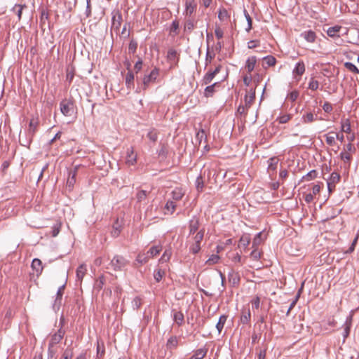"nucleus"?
Instances as JSON below:
<instances>
[{
    "mask_svg": "<svg viewBox=\"0 0 359 359\" xmlns=\"http://www.w3.org/2000/svg\"><path fill=\"white\" fill-rule=\"evenodd\" d=\"M65 334V331L60 329L57 332L51 336L50 340L48 344V359H56L55 355L57 350L55 346L60 342Z\"/></svg>",
    "mask_w": 359,
    "mask_h": 359,
    "instance_id": "nucleus-1",
    "label": "nucleus"
},
{
    "mask_svg": "<svg viewBox=\"0 0 359 359\" xmlns=\"http://www.w3.org/2000/svg\"><path fill=\"white\" fill-rule=\"evenodd\" d=\"M39 125V120L38 117H33L30 119L29 127L27 131V144L29 145L32 142L33 137L38 130Z\"/></svg>",
    "mask_w": 359,
    "mask_h": 359,
    "instance_id": "nucleus-2",
    "label": "nucleus"
},
{
    "mask_svg": "<svg viewBox=\"0 0 359 359\" xmlns=\"http://www.w3.org/2000/svg\"><path fill=\"white\" fill-rule=\"evenodd\" d=\"M159 75V70L158 68H154L149 74H145L142 79V87L145 90L151 83H154Z\"/></svg>",
    "mask_w": 359,
    "mask_h": 359,
    "instance_id": "nucleus-3",
    "label": "nucleus"
},
{
    "mask_svg": "<svg viewBox=\"0 0 359 359\" xmlns=\"http://www.w3.org/2000/svg\"><path fill=\"white\" fill-rule=\"evenodd\" d=\"M129 262L121 255H116L111 259L110 265L114 271H121L128 264Z\"/></svg>",
    "mask_w": 359,
    "mask_h": 359,
    "instance_id": "nucleus-4",
    "label": "nucleus"
},
{
    "mask_svg": "<svg viewBox=\"0 0 359 359\" xmlns=\"http://www.w3.org/2000/svg\"><path fill=\"white\" fill-rule=\"evenodd\" d=\"M60 111L63 115L71 116L74 111V103L72 100H64L60 102Z\"/></svg>",
    "mask_w": 359,
    "mask_h": 359,
    "instance_id": "nucleus-5",
    "label": "nucleus"
},
{
    "mask_svg": "<svg viewBox=\"0 0 359 359\" xmlns=\"http://www.w3.org/2000/svg\"><path fill=\"white\" fill-rule=\"evenodd\" d=\"M340 179H341V176H340L339 173H338L337 172H333L331 174L330 177L327 180V189H328L329 193H332L334 191L335 186L337 183L339 182Z\"/></svg>",
    "mask_w": 359,
    "mask_h": 359,
    "instance_id": "nucleus-6",
    "label": "nucleus"
},
{
    "mask_svg": "<svg viewBox=\"0 0 359 359\" xmlns=\"http://www.w3.org/2000/svg\"><path fill=\"white\" fill-rule=\"evenodd\" d=\"M185 11L187 16H191L196 10L197 3L196 0H184Z\"/></svg>",
    "mask_w": 359,
    "mask_h": 359,
    "instance_id": "nucleus-7",
    "label": "nucleus"
},
{
    "mask_svg": "<svg viewBox=\"0 0 359 359\" xmlns=\"http://www.w3.org/2000/svg\"><path fill=\"white\" fill-rule=\"evenodd\" d=\"M111 21V29H114L116 32L118 31L121 27L122 22L121 14L118 11L114 13L113 14Z\"/></svg>",
    "mask_w": 359,
    "mask_h": 359,
    "instance_id": "nucleus-8",
    "label": "nucleus"
},
{
    "mask_svg": "<svg viewBox=\"0 0 359 359\" xmlns=\"http://www.w3.org/2000/svg\"><path fill=\"white\" fill-rule=\"evenodd\" d=\"M228 279L230 285L232 287H237L240 283V276L238 272L234 270H231L228 274Z\"/></svg>",
    "mask_w": 359,
    "mask_h": 359,
    "instance_id": "nucleus-9",
    "label": "nucleus"
},
{
    "mask_svg": "<svg viewBox=\"0 0 359 359\" xmlns=\"http://www.w3.org/2000/svg\"><path fill=\"white\" fill-rule=\"evenodd\" d=\"M278 162L279 159L276 156L271 157L268 160L267 171L270 175L276 172Z\"/></svg>",
    "mask_w": 359,
    "mask_h": 359,
    "instance_id": "nucleus-10",
    "label": "nucleus"
},
{
    "mask_svg": "<svg viewBox=\"0 0 359 359\" xmlns=\"http://www.w3.org/2000/svg\"><path fill=\"white\" fill-rule=\"evenodd\" d=\"M137 162V155L134 154L133 147L127 150L126 163L129 165H133Z\"/></svg>",
    "mask_w": 359,
    "mask_h": 359,
    "instance_id": "nucleus-11",
    "label": "nucleus"
},
{
    "mask_svg": "<svg viewBox=\"0 0 359 359\" xmlns=\"http://www.w3.org/2000/svg\"><path fill=\"white\" fill-rule=\"evenodd\" d=\"M251 313L250 309H243L241 311V315L240 318V322L242 324H248L250 321Z\"/></svg>",
    "mask_w": 359,
    "mask_h": 359,
    "instance_id": "nucleus-12",
    "label": "nucleus"
},
{
    "mask_svg": "<svg viewBox=\"0 0 359 359\" xmlns=\"http://www.w3.org/2000/svg\"><path fill=\"white\" fill-rule=\"evenodd\" d=\"M86 265L85 264H81V265H79L76 269V280L81 283L83 277L86 274Z\"/></svg>",
    "mask_w": 359,
    "mask_h": 359,
    "instance_id": "nucleus-13",
    "label": "nucleus"
},
{
    "mask_svg": "<svg viewBox=\"0 0 359 359\" xmlns=\"http://www.w3.org/2000/svg\"><path fill=\"white\" fill-rule=\"evenodd\" d=\"M255 99V90L251 88L248 94L245 96V106L250 107L251 104L254 102Z\"/></svg>",
    "mask_w": 359,
    "mask_h": 359,
    "instance_id": "nucleus-14",
    "label": "nucleus"
},
{
    "mask_svg": "<svg viewBox=\"0 0 359 359\" xmlns=\"http://www.w3.org/2000/svg\"><path fill=\"white\" fill-rule=\"evenodd\" d=\"M341 29V27L339 25H336L334 27H329L327 30V34L332 38H339V32Z\"/></svg>",
    "mask_w": 359,
    "mask_h": 359,
    "instance_id": "nucleus-15",
    "label": "nucleus"
},
{
    "mask_svg": "<svg viewBox=\"0 0 359 359\" xmlns=\"http://www.w3.org/2000/svg\"><path fill=\"white\" fill-rule=\"evenodd\" d=\"M301 36L308 42L313 43L316 39V33L312 30L305 31Z\"/></svg>",
    "mask_w": 359,
    "mask_h": 359,
    "instance_id": "nucleus-16",
    "label": "nucleus"
},
{
    "mask_svg": "<svg viewBox=\"0 0 359 359\" xmlns=\"http://www.w3.org/2000/svg\"><path fill=\"white\" fill-rule=\"evenodd\" d=\"M219 86V83L216 82L212 85L208 86L204 90V96L206 97H212L215 93V88Z\"/></svg>",
    "mask_w": 359,
    "mask_h": 359,
    "instance_id": "nucleus-17",
    "label": "nucleus"
},
{
    "mask_svg": "<svg viewBox=\"0 0 359 359\" xmlns=\"http://www.w3.org/2000/svg\"><path fill=\"white\" fill-rule=\"evenodd\" d=\"M171 195L173 201H178L183 198L184 192L183 191L182 189L177 187L172 191Z\"/></svg>",
    "mask_w": 359,
    "mask_h": 359,
    "instance_id": "nucleus-18",
    "label": "nucleus"
},
{
    "mask_svg": "<svg viewBox=\"0 0 359 359\" xmlns=\"http://www.w3.org/2000/svg\"><path fill=\"white\" fill-rule=\"evenodd\" d=\"M208 348H201L197 349L190 359H203L207 354Z\"/></svg>",
    "mask_w": 359,
    "mask_h": 359,
    "instance_id": "nucleus-19",
    "label": "nucleus"
},
{
    "mask_svg": "<svg viewBox=\"0 0 359 359\" xmlns=\"http://www.w3.org/2000/svg\"><path fill=\"white\" fill-rule=\"evenodd\" d=\"M216 74L212 71L209 70L203 76L202 79L203 85H208L210 84L213 79L215 77Z\"/></svg>",
    "mask_w": 359,
    "mask_h": 359,
    "instance_id": "nucleus-20",
    "label": "nucleus"
},
{
    "mask_svg": "<svg viewBox=\"0 0 359 359\" xmlns=\"http://www.w3.org/2000/svg\"><path fill=\"white\" fill-rule=\"evenodd\" d=\"M32 268L36 272L37 275L40 274L43 270L41 261L39 259H34L32 262Z\"/></svg>",
    "mask_w": 359,
    "mask_h": 359,
    "instance_id": "nucleus-21",
    "label": "nucleus"
},
{
    "mask_svg": "<svg viewBox=\"0 0 359 359\" xmlns=\"http://www.w3.org/2000/svg\"><path fill=\"white\" fill-rule=\"evenodd\" d=\"M351 322H352V316H349L346 318V320L343 325V327H344V338H346L349 335L350 329L351 327Z\"/></svg>",
    "mask_w": 359,
    "mask_h": 359,
    "instance_id": "nucleus-22",
    "label": "nucleus"
},
{
    "mask_svg": "<svg viewBox=\"0 0 359 359\" xmlns=\"http://www.w3.org/2000/svg\"><path fill=\"white\" fill-rule=\"evenodd\" d=\"M173 320L178 326L182 325L184 323V314L181 311H174Z\"/></svg>",
    "mask_w": 359,
    "mask_h": 359,
    "instance_id": "nucleus-23",
    "label": "nucleus"
},
{
    "mask_svg": "<svg viewBox=\"0 0 359 359\" xmlns=\"http://www.w3.org/2000/svg\"><path fill=\"white\" fill-rule=\"evenodd\" d=\"M305 72V65L303 62H299L297 63L294 70L293 74L294 75H297L301 76Z\"/></svg>",
    "mask_w": 359,
    "mask_h": 359,
    "instance_id": "nucleus-24",
    "label": "nucleus"
},
{
    "mask_svg": "<svg viewBox=\"0 0 359 359\" xmlns=\"http://www.w3.org/2000/svg\"><path fill=\"white\" fill-rule=\"evenodd\" d=\"M263 60H264L263 67L264 68H266L269 67H272V66L275 65V64L276 62V58L272 55H268L266 57H264L263 58Z\"/></svg>",
    "mask_w": 359,
    "mask_h": 359,
    "instance_id": "nucleus-25",
    "label": "nucleus"
},
{
    "mask_svg": "<svg viewBox=\"0 0 359 359\" xmlns=\"http://www.w3.org/2000/svg\"><path fill=\"white\" fill-rule=\"evenodd\" d=\"M199 228V220L197 218H193L189 222V232L194 233Z\"/></svg>",
    "mask_w": 359,
    "mask_h": 359,
    "instance_id": "nucleus-26",
    "label": "nucleus"
},
{
    "mask_svg": "<svg viewBox=\"0 0 359 359\" xmlns=\"http://www.w3.org/2000/svg\"><path fill=\"white\" fill-rule=\"evenodd\" d=\"M178 345V339L175 336L170 337L166 344V346L168 349L176 348Z\"/></svg>",
    "mask_w": 359,
    "mask_h": 359,
    "instance_id": "nucleus-27",
    "label": "nucleus"
},
{
    "mask_svg": "<svg viewBox=\"0 0 359 359\" xmlns=\"http://www.w3.org/2000/svg\"><path fill=\"white\" fill-rule=\"evenodd\" d=\"M25 8H27L26 5L15 4L12 9V11L18 16L19 20L21 19L22 10Z\"/></svg>",
    "mask_w": 359,
    "mask_h": 359,
    "instance_id": "nucleus-28",
    "label": "nucleus"
},
{
    "mask_svg": "<svg viewBox=\"0 0 359 359\" xmlns=\"http://www.w3.org/2000/svg\"><path fill=\"white\" fill-rule=\"evenodd\" d=\"M256 62L257 59L255 56L250 57L247 60L245 67L248 72H251L254 69Z\"/></svg>",
    "mask_w": 359,
    "mask_h": 359,
    "instance_id": "nucleus-29",
    "label": "nucleus"
},
{
    "mask_svg": "<svg viewBox=\"0 0 359 359\" xmlns=\"http://www.w3.org/2000/svg\"><path fill=\"white\" fill-rule=\"evenodd\" d=\"M335 136L336 133L334 132H330L327 134L325 135V142L330 146H333L335 144Z\"/></svg>",
    "mask_w": 359,
    "mask_h": 359,
    "instance_id": "nucleus-30",
    "label": "nucleus"
},
{
    "mask_svg": "<svg viewBox=\"0 0 359 359\" xmlns=\"http://www.w3.org/2000/svg\"><path fill=\"white\" fill-rule=\"evenodd\" d=\"M341 130L346 133H350L351 131L350 121L348 118L341 120Z\"/></svg>",
    "mask_w": 359,
    "mask_h": 359,
    "instance_id": "nucleus-31",
    "label": "nucleus"
},
{
    "mask_svg": "<svg viewBox=\"0 0 359 359\" xmlns=\"http://www.w3.org/2000/svg\"><path fill=\"white\" fill-rule=\"evenodd\" d=\"M226 319L227 316L225 315H222L219 317V320L216 325V328L218 330L219 333H220L223 330Z\"/></svg>",
    "mask_w": 359,
    "mask_h": 359,
    "instance_id": "nucleus-32",
    "label": "nucleus"
},
{
    "mask_svg": "<svg viewBox=\"0 0 359 359\" xmlns=\"http://www.w3.org/2000/svg\"><path fill=\"white\" fill-rule=\"evenodd\" d=\"M218 18L221 21H226L229 20L230 15L226 8H220L218 12Z\"/></svg>",
    "mask_w": 359,
    "mask_h": 359,
    "instance_id": "nucleus-33",
    "label": "nucleus"
},
{
    "mask_svg": "<svg viewBox=\"0 0 359 359\" xmlns=\"http://www.w3.org/2000/svg\"><path fill=\"white\" fill-rule=\"evenodd\" d=\"M134 74L132 71L129 70L126 76V84L128 88H130L133 86Z\"/></svg>",
    "mask_w": 359,
    "mask_h": 359,
    "instance_id": "nucleus-34",
    "label": "nucleus"
},
{
    "mask_svg": "<svg viewBox=\"0 0 359 359\" xmlns=\"http://www.w3.org/2000/svg\"><path fill=\"white\" fill-rule=\"evenodd\" d=\"M73 349L72 348H67L62 353L60 359H72Z\"/></svg>",
    "mask_w": 359,
    "mask_h": 359,
    "instance_id": "nucleus-35",
    "label": "nucleus"
},
{
    "mask_svg": "<svg viewBox=\"0 0 359 359\" xmlns=\"http://www.w3.org/2000/svg\"><path fill=\"white\" fill-rule=\"evenodd\" d=\"M150 259L149 254H139L137 257V262H138L140 264H145L147 263L149 259Z\"/></svg>",
    "mask_w": 359,
    "mask_h": 359,
    "instance_id": "nucleus-36",
    "label": "nucleus"
},
{
    "mask_svg": "<svg viewBox=\"0 0 359 359\" xmlns=\"http://www.w3.org/2000/svg\"><path fill=\"white\" fill-rule=\"evenodd\" d=\"M250 242V238L248 235H244L241 236L239 240V246H243V248H246Z\"/></svg>",
    "mask_w": 359,
    "mask_h": 359,
    "instance_id": "nucleus-37",
    "label": "nucleus"
},
{
    "mask_svg": "<svg viewBox=\"0 0 359 359\" xmlns=\"http://www.w3.org/2000/svg\"><path fill=\"white\" fill-rule=\"evenodd\" d=\"M161 250V247H160V246H153L147 252V254H149L150 258H151V257L156 256V255L159 254Z\"/></svg>",
    "mask_w": 359,
    "mask_h": 359,
    "instance_id": "nucleus-38",
    "label": "nucleus"
},
{
    "mask_svg": "<svg viewBox=\"0 0 359 359\" xmlns=\"http://www.w3.org/2000/svg\"><path fill=\"white\" fill-rule=\"evenodd\" d=\"M64 288H65L64 285L59 287V289L57 292V297H56V299L55 301L54 306H56L57 304H58V305L60 304V302H61L62 297L63 294Z\"/></svg>",
    "mask_w": 359,
    "mask_h": 359,
    "instance_id": "nucleus-39",
    "label": "nucleus"
},
{
    "mask_svg": "<svg viewBox=\"0 0 359 359\" xmlns=\"http://www.w3.org/2000/svg\"><path fill=\"white\" fill-rule=\"evenodd\" d=\"M194 27H195V24H194V22L193 20L188 19L186 20L185 25H184V30L186 32H191L194 29Z\"/></svg>",
    "mask_w": 359,
    "mask_h": 359,
    "instance_id": "nucleus-40",
    "label": "nucleus"
},
{
    "mask_svg": "<svg viewBox=\"0 0 359 359\" xmlns=\"http://www.w3.org/2000/svg\"><path fill=\"white\" fill-rule=\"evenodd\" d=\"M148 193L147 191L140 190L137 192L136 197L138 202H142L146 200Z\"/></svg>",
    "mask_w": 359,
    "mask_h": 359,
    "instance_id": "nucleus-41",
    "label": "nucleus"
},
{
    "mask_svg": "<svg viewBox=\"0 0 359 359\" xmlns=\"http://www.w3.org/2000/svg\"><path fill=\"white\" fill-rule=\"evenodd\" d=\"M302 120L305 123H311L315 120V117L313 113L309 112L302 116Z\"/></svg>",
    "mask_w": 359,
    "mask_h": 359,
    "instance_id": "nucleus-42",
    "label": "nucleus"
},
{
    "mask_svg": "<svg viewBox=\"0 0 359 359\" xmlns=\"http://www.w3.org/2000/svg\"><path fill=\"white\" fill-rule=\"evenodd\" d=\"M204 187V182L202 176L199 175L196 180V187L198 191H202Z\"/></svg>",
    "mask_w": 359,
    "mask_h": 359,
    "instance_id": "nucleus-43",
    "label": "nucleus"
},
{
    "mask_svg": "<svg viewBox=\"0 0 359 359\" xmlns=\"http://www.w3.org/2000/svg\"><path fill=\"white\" fill-rule=\"evenodd\" d=\"M206 134L203 129L200 130L196 135V140L198 141L199 144L201 143L203 140H206Z\"/></svg>",
    "mask_w": 359,
    "mask_h": 359,
    "instance_id": "nucleus-44",
    "label": "nucleus"
},
{
    "mask_svg": "<svg viewBox=\"0 0 359 359\" xmlns=\"http://www.w3.org/2000/svg\"><path fill=\"white\" fill-rule=\"evenodd\" d=\"M142 305V299L139 297H136L132 301V307L134 310L138 309Z\"/></svg>",
    "mask_w": 359,
    "mask_h": 359,
    "instance_id": "nucleus-45",
    "label": "nucleus"
},
{
    "mask_svg": "<svg viewBox=\"0 0 359 359\" xmlns=\"http://www.w3.org/2000/svg\"><path fill=\"white\" fill-rule=\"evenodd\" d=\"M244 15L248 22V27L245 29V30L248 32H249L252 29V20L250 15H249L246 10H244Z\"/></svg>",
    "mask_w": 359,
    "mask_h": 359,
    "instance_id": "nucleus-46",
    "label": "nucleus"
},
{
    "mask_svg": "<svg viewBox=\"0 0 359 359\" xmlns=\"http://www.w3.org/2000/svg\"><path fill=\"white\" fill-rule=\"evenodd\" d=\"M292 118L290 114H283L277 118L276 121L279 122V123H286L288 122Z\"/></svg>",
    "mask_w": 359,
    "mask_h": 359,
    "instance_id": "nucleus-47",
    "label": "nucleus"
},
{
    "mask_svg": "<svg viewBox=\"0 0 359 359\" xmlns=\"http://www.w3.org/2000/svg\"><path fill=\"white\" fill-rule=\"evenodd\" d=\"M219 256L217 255H212L210 258L206 261V264L208 265H212L218 262L219 260Z\"/></svg>",
    "mask_w": 359,
    "mask_h": 359,
    "instance_id": "nucleus-48",
    "label": "nucleus"
},
{
    "mask_svg": "<svg viewBox=\"0 0 359 359\" xmlns=\"http://www.w3.org/2000/svg\"><path fill=\"white\" fill-rule=\"evenodd\" d=\"M317 177V172L315 170H311L303 178L306 180H312Z\"/></svg>",
    "mask_w": 359,
    "mask_h": 359,
    "instance_id": "nucleus-49",
    "label": "nucleus"
},
{
    "mask_svg": "<svg viewBox=\"0 0 359 359\" xmlns=\"http://www.w3.org/2000/svg\"><path fill=\"white\" fill-rule=\"evenodd\" d=\"M165 208L167 210L170 211V212L172 213L176 208L175 202L173 201H168Z\"/></svg>",
    "mask_w": 359,
    "mask_h": 359,
    "instance_id": "nucleus-50",
    "label": "nucleus"
},
{
    "mask_svg": "<svg viewBox=\"0 0 359 359\" xmlns=\"http://www.w3.org/2000/svg\"><path fill=\"white\" fill-rule=\"evenodd\" d=\"M344 66L346 67V68H347L349 71L352 72H354L355 74L359 73L358 69L355 67V65H353L351 62H347L344 64Z\"/></svg>",
    "mask_w": 359,
    "mask_h": 359,
    "instance_id": "nucleus-51",
    "label": "nucleus"
},
{
    "mask_svg": "<svg viewBox=\"0 0 359 359\" xmlns=\"http://www.w3.org/2000/svg\"><path fill=\"white\" fill-rule=\"evenodd\" d=\"M121 232V226L118 225V221L116 222V224L113 226V230L111 231V235L114 237H117Z\"/></svg>",
    "mask_w": 359,
    "mask_h": 359,
    "instance_id": "nucleus-52",
    "label": "nucleus"
},
{
    "mask_svg": "<svg viewBox=\"0 0 359 359\" xmlns=\"http://www.w3.org/2000/svg\"><path fill=\"white\" fill-rule=\"evenodd\" d=\"M147 137L151 141L155 142L158 138L157 132L155 130H151L148 133Z\"/></svg>",
    "mask_w": 359,
    "mask_h": 359,
    "instance_id": "nucleus-53",
    "label": "nucleus"
},
{
    "mask_svg": "<svg viewBox=\"0 0 359 359\" xmlns=\"http://www.w3.org/2000/svg\"><path fill=\"white\" fill-rule=\"evenodd\" d=\"M204 236V230L199 231L196 235L194 236V243H200L203 240Z\"/></svg>",
    "mask_w": 359,
    "mask_h": 359,
    "instance_id": "nucleus-54",
    "label": "nucleus"
},
{
    "mask_svg": "<svg viewBox=\"0 0 359 359\" xmlns=\"http://www.w3.org/2000/svg\"><path fill=\"white\" fill-rule=\"evenodd\" d=\"M319 83L318 81L311 79L309 83V88L312 90H316L318 88Z\"/></svg>",
    "mask_w": 359,
    "mask_h": 359,
    "instance_id": "nucleus-55",
    "label": "nucleus"
},
{
    "mask_svg": "<svg viewBox=\"0 0 359 359\" xmlns=\"http://www.w3.org/2000/svg\"><path fill=\"white\" fill-rule=\"evenodd\" d=\"M171 251L170 250H166L164 253L163 254L160 261L161 262H168L170 257H171Z\"/></svg>",
    "mask_w": 359,
    "mask_h": 359,
    "instance_id": "nucleus-56",
    "label": "nucleus"
},
{
    "mask_svg": "<svg viewBox=\"0 0 359 359\" xmlns=\"http://www.w3.org/2000/svg\"><path fill=\"white\" fill-rule=\"evenodd\" d=\"M164 273H165L164 271H162L161 269H158V271H155V273L154 274L155 280L157 282H159L162 279Z\"/></svg>",
    "mask_w": 359,
    "mask_h": 359,
    "instance_id": "nucleus-57",
    "label": "nucleus"
},
{
    "mask_svg": "<svg viewBox=\"0 0 359 359\" xmlns=\"http://www.w3.org/2000/svg\"><path fill=\"white\" fill-rule=\"evenodd\" d=\"M200 245H201L200 243H194L192 245V246L190 248V251L194 254L198 253L201 250Z\"/></svg>",
    "mask_w": 359,
    "mask_h": 359,
    "instance_id": "nucleus-58",
    "label": "nucleus"
},
{
    "mask_svg": "<svg viewBox=\"0 0 359 359\" xmlns=\"http://www.w3.org/2000/svg\"><path fill=\"white\" fill-rule=\"evenodd\" d=\"M340 156H341V158L344 161V162H350L351 159V156L348 154V152H341L340 154Z\"/></svg>",
    "mask_w": 359,
    "mask_h": 359,
    "instance_id": "nucleus-59",
    "label": "nucleus"
},
{
    "mask_svg": "<svg viewBox=\"0 0 359 359\" xmlns=\"http://www.w3.org/2000/svg\"><path fill=\"white\" fill-rule=\"evenodd\" d=\"M81 167L80 165H76L73 170H70L69 172V176L68 177H72V178H75L76 179V176L77 175V172H78V170L79 169V168Z\"/></svg>",
    "mask_w": 359,
    "mask_h": 359,
    "instance_id": "nucleus-60",
    "label": "nucleus"
},
{
    "mask_svg": "<svg viewBox=\"0 0 359 359\" xmlns=\"http://www.w3.org/2000/svg\"><path fill=\"white\" fill-rule=\"evenodd\" d=\"M75 182H76L75 178L68 177V179L67 180V187L69 188V190L72 189Z\"/></svg>",
    "mask_w": 359,
    "mask_h": 359,
    "instance_id": "nucleus-61",
    "label": "nucleus"
},
{
    "mask_svg": "<svg viewBox=\"0 0 359 359\" xmlns=\"http://www.w3.org/2000/svg\"><path fill=\"white\" fill-rule=\"evenodd\" d=\"M323 109L326 113H330L332 111L333 107L330 102H325L323 105Z\"/></svg>",
    "mask_w": 359,
    "mask_h": 359,
    "instance_id": "nucleus-62",
    "label": "nucleus"
},
{
    "mask_svg": "<svg viewBox=\"0 0 359 359\" xmlns=\"http://www.w3.org/2000/svg\"><path fill=\"white\" fill-rule=\"evenodd\" d=\"M252 308H255L256 309H259L260 305V298L259 297L257 296L252 300Z\"/></svg>",
    "mask_w": 359,
    "mask_h": 359,
    "instance_id": "nucleus-63",
    "label": "nucleus"
},
{
    "mask_svg": "<svg viewBox=\"0 0 359 359\" xmlns=\"http://www.w3.org/2000/svg\"><path fill=\"white\" fill-rule=\"evenodd\" d=\"M250 257L255 260H258L261 257V252L257 250H254L251 252Z\"/></svg>",
    "mask_w": 359,
    "mask_h": 359,
    "instance_id": "nucleus-64",
    "label": "nucleus"
}]
</instances>
